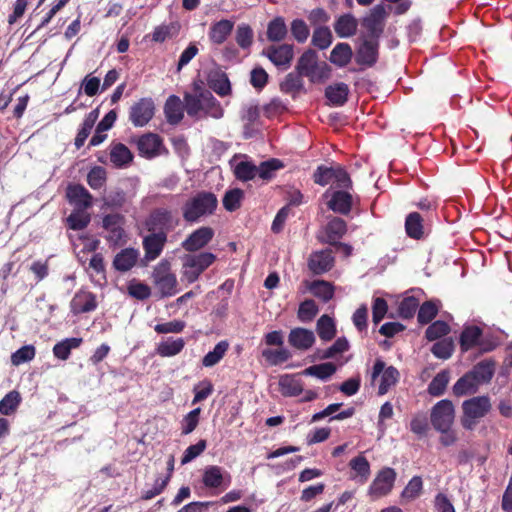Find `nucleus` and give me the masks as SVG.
Here are the masks:
<instances>
[{"instance_id":"obj_1","label":"nucleus","mask_w":512,"mask_h":512,"mask_svg":"<svg viewBox=\"0 0 512 512\" xmlns=\"http://www.w3.org/2000/svg\"><path fill=\"white\" fill-rule=\"evenodd\" d=\"M414 205L419 211L409 213L404 224H440L443 220L449 224H454L457 221V219H449L443 209L438 210L439 204L436 198H421Z\"/></svg>"},{"instance_id":"obj_2","label":"nucleus","mask_w":512,"mask_h":512,"mask_svg":"<svg viewBox=\"0 0 512 512\" xmlns=\"http://www.w3.org/2000/svg\"><path fill=\"white\" fill-rule=\"evenodd\" d=\"M66 198L74 207L73 213L67 218V224H89V216L84 219H79V216L92 206L91 193L81 184H69L66 188Z\"/></svg>"},{"instance_id":"obj_3","label":"nucleus","mask_w":512,"mask_h":512,"mask_svg":"<svg viewBox=\"0 0 512 512\" xmlns=\"http://www.w3.org/2000/svg\"><path fill=\"white\" fill-rule=\"evenodd\" d=\"M296 71L300 76L308 77L311 82H317L328 78L331 69L325 62L318 63V55L315 50L307 49L299 57Z\"/></svg>"},{"instance_id":"obj_4","label":"nucleus","mask_w":512,"mask_h":512,"mask_svg":"<svg viewBox=\"0 0 512 512\" xmlns=\"http://www.w3.org/2000/svg\"><path fill=\"white\" fill-rule=\"evenodd\" d=\"M462 409L461 424L463 428L473 430L491 410V402L487 396H477L464 401Z\"/></svg>"},{"instance_id":"obj_5","label":"nucleus","mask_w":512,"mask_h":512,"mask_svg":"<svg viewBox=\"0 0 512 512\" xmlns=\"http://www.w3.org/2000/svg\"><path fill=\"white\" fill-rule=\"evenodd\" d=\"M153 283L161 297H170L178 292L176 275L171 272L168 260H161L152 272Z\"/></svg>"},{"instance_id":"obj_6","label":"nucleus","mask_w":512,"mask_h":512,"mask_svg":"<svg viewBox=\"0 0 512 512\" xmlns=\"http://www.w3.org/2000/svg\"><path fill=\"white\" fill-rule=\"evenodd\" d=\"M217 203V198L213 193H198L190 202L186 203L184 218L188 222L197 221L201 216L212 214L217 207Z\"/></svg>"},{"instance_id":"obj_7","label":"nucleus","mask_w":512,"mask_h":512,"mask_svg":"<svg viewBox=\"0 0 512 512\" xmlns=\"http://www.w3.org/2000/svg\"><path fill=\"white\" fill-rule=\"evenodd\" d=\"M322 198L329 210L341 215L349 214L352 207L358 202V198H354L348 190H334L333 186L322 195Z\"/></svg>"},{"instance_id":"obj_8","label":"nucleus","mask_w":512,"mask_h":512,"mask_svg":"<svg viewBox=\"0 0 512 512\" xmlns=\"http://www.w3.org/2000/svg\"><path fill=\"white\" fill-rule=\"evenodd\" d=\"M215 259V255L209 252L185 256L183 259V277L189 283H193Z\"/></svg>"},{"instance_id":"obj_9","label":"nucleus","mask_w":512,"mask_h":512,"mask_svg":"<svg viewBox=\"0 0 512 512\" xmlns=\"http://www.w3.org/2000/svg\"><path fill=\"white\" fill-rule=\"evenodd\" d=\"M431 423L437 431L449 430L454 422L455 410L450 400L437 402L431 410Z\"/></svg>"},{"instance_id":"obj_10","label":"nucleus","mask_w":512,"mask_h":512,"mask_svg":"<svg viewBox=\"0 0 512 512\" xmlns=\"http://www.w3.org/2000/svg\"><path fill=\"white\" fill-rule=\"evenodd\" d=\"M378 377H380L378 394L384 395L397 383L399 379V372L393 366L386 367L384 361L377 359L371 373L372 381L374 382Z\"/></svg>"},{"instance_id":"obj_11","label":"nucleus","mask_w":512,"mask_h":512,"mask_svg":"<svg viewBox=\"0 0 512 512\" xmlns=\"http://www.w3.org/2000/svg\"><path fill=\"white\" fill-rule=\"evenodd\" d=\"M155 114V103L152 98L144 97L133 103L129 109V120L135 127L147 125Z\"/></svg>"},{"instance_id":"obj_12","label":"nucleus","mask_w":512,"mask_h":512,"mask_svg":"<svg viewBox=\"0 0 512 512\" xmlns=\"http://www.w3.org/2000/svg\"><path fill=\"white\" fill-rule=\"evenodd\" d=\"M396 480L394 469L386 467L378 472L368 489V494L377 499L387 495L393 488Z\"/></svg>"},{"instance_id":"obj_13","label":"nucleus","mask_w":512,"mask_h":512,"mask_svg":"<svg viewBox=\"0 0 512 512\" xmlns=\"http://www.w3.org/2000/svg\"><path fill=\"white\" fill-rule=\"evenodd\" d=\"M139 154L147 159L167 154L168 150L163 145V139L155 133H146L137 141Z\"/></svg>"},{"instance_id":"obj_14","label":"nucleus","mask_w":512,"mask_h":512,"mask_svg":"<svg viewBox=\"0 0 512 512\" xmlns=\"http://www.w3.org/2000/svg\"><path fill=\"white\" fill-rule=\"evenodd\" d=\"M386 11L383 5H376L370 14L364 18L363 26L367 31L368 40L379 41L384 30V18Z\"/></svg>"},{"instance_id":"obj_15","label":"nucleus","mask_w":512,"mask_h":512,"mask_svg":"<svg viewBox=\"0 0 512 512\" xmlns=\"http://www.w3.org/2000/svg\"><path fill=\"white\" fill-rule=\"evenodd\" d=\"M460 345L464 351L473 347H479L482 351H490L494 348V344L485 342L482 331L477 326H467L464 328L460 337Z\"/></svg>"},{"instance_id":"obj_16","label":"nucleus","mask_w":512,"mask_h":512,"mask_svg":"<svg viewBox=\"0 0 512 512\" xmlns=\"http://www.w3.org/2000/svg\"><path fill=\"white\" fill-rule=\"evenodd\" d=\"M202 482L207 488L221 490L230 485L231 476L222 467L211 465L205 468Z\"/></svg>"},{"instance_id":"obj_17","label":"nucleus","mask_w":512,"mask_h":512,"mask_svg":"<svg viewBox=\"0 0 512 512\" xmlns=\"http://www.w3.org/2000/svg\"><path fill=\"white\" fill-rule=\"evenodd\" d=\"M264 55L277 67L287 69L290 67L294 57V46L292 44H281L269 46L263 52Z\"/></svg>"},{"instance_id":"obj_18","label":"nucleus","mask_w":512,"mask_h":512,"mask_svg":"<svg viewBox=\"0 0 512 512\" xmlns=\"http://www.w3.org/2000/svg\"><path fill=\"white\" fill-rule=\"evenodd\" d=\"M379 41L365 39L356 52V62L359 65L372 67L378 60Z\"/></svg>"},{"instance_id":"obj_19","label":"nucleus","mask_w":512,"mask_h":512,"mask_svg":"<svg viewBox=\"0 0 512 512\" xmlns=\"http://www.w3.org/2000/svg\"><path fill=\"white\" fill-rule=\"evenodd\" d=\"M333 265L334 257L328 249L313 252L308 259V267L316 275L326 273Z\"/></svg>"},{"instance_id":"obj_20","label":"nucleus","mask_w":512,"mask_h":512,"mask_svg":"<svg viewBox=\"0 0 512 512\" xmlns=\"http://www.w3.org/2000/svg\"><path fill=\"white\" fill-rule=\"evenodd\" d=\"M315 340L314 332L302 327L291 329L288 335L289 344L293 348L301 351L310 349L314 345Z\"/></svg>"},{"instance_id":"obj_21","label":"nucleus","mask_w":512,"mask_h":512,"mask_svg":"<svg viewBox=\"0 0 512 512\" xmlns=\"http://www.w3.org/2000/svg\"><path fill=\"white\" fill-rule=\"evenodd\" d=\"M207 84L209 88L220 97L229 96L232 92L228 75L220 69H215L209 72L207 76Z\"/></svg>"},{"instance_id":"obj_22","label":"nucleus","mask_w":512,"mask_h":512,"mask_svg":"<svg viewBox=\"0 0 512 512\" xmlns=\"http://www.w3.org/2000/svg\"><path fill=\"white\" fill-rule=\"evenodd\" d=\"M166 241L167 235L162 231L146 236L143 240L145 258L148 261L155 260L161 254Z\"/></svg>"},{"instance_id":"obj_23","label":"nucleus","mask_w":512,"mask_h":512,"mask_svg":"<svg viewBox=\"0 0 512 512\" xmlns=\"http://www.w3.org/2000/svg\"><path fill=\"white\" fill-rule=\"evenodd\" d=\"M70 306L74 314L93 311L97 307L96 297L91 292L79 291L72 298Z\"/></svg>"},{"instance_id":"obj_24","label":"nucleus","mask_w":512,"mask_h":512,"mask_svg":"<svg viewBox=\"0 0 512 512\" xmlns=\"http://www.w3.org/2000/svg\"><path fill=\"white\" fill-rule=\"evenodd\" d=\"M234 28V22L228 19H222L213 23L208 32L211 43L216 45L223 44L230 36Z\"/></svg>"},{"instance_id":"obj_25","label":"nucleus","mask_w":512,"mask_h":512,"mask_svg":"<svg viewBox=\"0 0 512 512\" xmlns=\"http://www.w3.org/2000/svg\"><path fill=\"white\" fill-rule=\"evenodd\" d=\"M184 105L176 95H170L164 104V114L170 125H178L184 117Z\"/></svg>"},{"instance_id":"obj_26","label":"nucleus","mask_w":512,"mask_h":512,"mask_svg":"<svg viewBox=\"0 0 512 512\" xmlns=\"http://www.w3.org/2000/svg\"><path fill=\"white\" fill-rule=\"evenodd\" d=\"M214 232L207 226H202L192 233L184 242L183 247L187 251H195L204 247L213 237Z\"/></svg>"},{"instance_id":"obj_27","label":"nucleus","mask_w":512,"mask_h":512,"mask_svg":"<svg viewBox=\"0 0 512 512\" xmlns=\"http://www.w3.org/2000/svg\"><path fill=\"white\" fill-rule=\"evenodd\" d=\"M139 251L134 248H125L117 253L113 260V267L119 272L131 270L137 263Z\"/></svg>"},{"instance_id":"obj_28","label":"nucleus","mask_w":512,"mask_h":512,"mask_svg":"<svg viewBox=\"0 0 512 512\" xmlns=\"http://www.w3.org/2000/svg\"><path fill=\"white\" fill-rule=\"evenodd\" d=\"M349 87L344 82H338L325 88V97L333 106H343L348 101Z\"/></svg>"},{"instance_id":"obj_29","label":"nucleus","mask_w":512,"mask_h":512,"mask_svg":"<svg viewBox=\"0 0 512 512\" xmlns=\"http://www.w3.org/2000/svg\"><path fill=\"white\" fill-rule=\"evenodd\" d=\"M357 20L356 18L350 14H343L339 16L334 23V30L338 37L340 38H348L355 35L357 31Z\"/></svg>"},{"instance_id":"obj_30","label":"nucleus","mask_w":512,"mask_h":512,"mask_svg":"<svg viewBox=\"0 0 512 512\" xmlns=\"http://www.w3.org/2000/svg\"><path fill=\"white\" fill-rule=\"evenodd\" d=\"M86 226H69V238L75 246L83 245V249L93 251L98 247L99 241L88 237L85 231Z\"/></svg>"},{"instance_id":"obj_31","label":"nucleus","mask_w":512,"mask_h":512,"mask_svg":"<svg viewBox=\"0 0 512 512\" xmlns=\"http://www.w3.org/2000/svg\"><path fill=\"white\" fill-rule=\"evenodd\" d=\"M298 375H283L279 379V390L285 397H295L303 392V384Z\"/></svg>"},{"instance_id":"obj_32","label":"nucleus","mask_w":512,"mask_h":512,"mask_svg":"<svg viewBox=\"0 0 512 512\" xmlns=\"http://www.w3.org/2000/svg\"><path fill=\"white\" fill-rule=\"evenodd\" d=\"M183 338H166L157 344L156 353L162 357H173L178 355L185 347Z\"/></svg>"},{"instance_id":"obj_33","label":"nucleus","mask_w":512,"mask_h":512,"mask_svg":"<svg viewBox=\"0 0 512 512\" xmlns=\"http://www.w3.org/2000/svg\"><path fill=\"white\" fill-rule=\"evenodd\" d=\"M349 466L353 471V475L351 479L356 480L357 482L363 484L365 483L371 473L370 464L366 457L363 455H359L350 460Z\"/></svg>"},{"instance_id":"obj_34","label":"nucleus","mask_w":512,"mask_h":512,"mask_svg":"<svg viewBox=\"0 0 512 512\" xmlns=\"http://www.w3.org/2000/svg\"><path fill=\"white\" fill-rule=\"evenodd\" d=\"M201 97L203 98V115L202 117L210 116L219 119L223 116L224 110L220 102L208 90H201Z\"/></svg>"},{"instance_id":"obj_35","label":"nucleus","mask_w":512,"mask_h":512,"mask_svg":"<svg viewBox=\"0 0 512 512\" xmlns=\"http://www.w3.org/2000/svg\"><path fill=\"white\" fill-rule=\"evenodd\" d=\"M352 56V48L348 43H338L332 49L329 60L338 67H345L350 63Z\"/></svg>"},{"instance_id":"obj_36","label":"nucleus","mask_w":512,"mask_h":512,"mask_svg":"<svg viewBox=\"0 0 512 512\" xmlns=\"http://www.w3.org/2000/svg\"><path fill=\"white\" fill-rule=\"evenodd\" d=\"M82 343V338L71 337L57 342L53 347V355L60 360H67L70 357L71 350L78 348Z\"/></svg>"},{"instance_id":"obj_37","label":"nucleus","mask_w":512,"mask_h":512,"mask_svg":"<svg viewBox=\"0 0 512 512\" xmlns=\"http://www.w3.org/2000/svg\"><path fill=\"white\" fill-rule=\"evenodd\" d=\"M199 89L198 94L185 93L184 95V108L188 116L199 119L203 113V98L201 97V90Z\"/></svg>"},{"instance_id":"obj_38","label":"nucleus","mask_w":512,"mask_h":512,"mask_svg":"<svg viewBox=\"0 0 512 512\" xmlns=\"http://www.w3.org/2000/svg\"><path fill=\"white\" fill-rule=\"evenodd\" d=\"M267 39L271 42H280L287 36V26L283 17H275L267 26Z\"/></svg>"},{"instance_id":"obj_39","label":"nucleus","mask_w":512,"mask_h":512,"mask_svg":"<svg viewBox=\"0 0 512 512\" xmlns=\"http://www.w3.org/2000/svg\"><path fill=\"white\" fill-rule=\"evenodd\" d=\"M180 25L177 22H171L169 24H162L154 28L151 39L157 43H163L168 39H171L178 35Z\"/></svg>"},{"instance_id":"obj_40","label":"nucleus","mask_w":512,"mask_h":512,"mask_svg":"<svg viewBox=\"0 0 512 512\" xmlns=\"http://www.w3.org/2000/svg\"><path fill=\"white\" fill-rule=\"evenodd\" d=\"M335 372L336 366L331 362H326L317 365H312L304 369L302 372H300V375L313 376L325 381L329 379Z\"/></svg>"},{"instance_id":"obj_41","label":"nucleus","mask_w":512,"mask_h":512,"mask_svg":"<svg viewBox=\"0 0 512 512\" xmlns=\"http://www.w3.org/2000/svg\"><path fill=\"white\" fill-rule=\"evenodd\" d=\"M345 233V226H322L317 238L322 243L336 245Z\"/></svg>"},{"instance_id":"obj_42","label":"nucleus","mask_w":512,"mask_h":512,"mask_svg":"<svg viewBox=\"0 0 512 512\" xmlns=\"http://www.w3.org/2000/svg\"><path fill=\"white\" fill-rule=\"evenodd\" d=\"M110 160L114 166L122 167L133 160V154L126 145L117 143L111 148Z\"/></svg>"},{"instance_id":"obj_43","label":"nucleus","mask_w":512,"mask_h":512,"mask_svg":"<svg viewBox=\"0 0 512 512\" xmlns=\"http://www.w3.org/2000/svg\"><path fill=\"white\" fill-rule=\"evenodd\" d=\"M316 331L321 340H332L336 335L334 319L328 315H322L317 321Z\"/></svg>"},{"instance_id":"obj_44","label":"nucleus","mask_w":512,"mask_h":512,"mask_svg":"<svg viewBox=\"0 0 512 512\" xmlns=\"http://www.w3.org/2000/svg\"><path fill=\"white\" fill-rule=\"evenodd\" d=\"M229 349V343L226 340H222L218 342L212 351H209L202 359V365L204 367L210 368L218 364L226 352Z\"/></svg>"},{"instance_id":"obj_45","label":"nucleus","mask_w":512,"mask_h":512,"mask_svg":"<svg viewBox=\"0 0 512 512\" xmlns=\"http://www.w3.org/2000/svg\"><path fill=\"white\" fill-rule=\"evenodd\" d=\"M333 41V35L329 27L318 26L315 27L312 34L311 44L320 49H327Z\"/></svg>"},{"instance_id":"obj_46","label":"nucleus","mask_w":512,"mask_h":512,"mask_svg":"<svg viewBox=\"0 0 512 512\" xmlns=\"http://www.w3.org/2000/svg\"><path fill=\"white\" fill-rule=\"evenodd\" d=\"M480 384L473 378L471 373L465 374L453 386V392L456 396L473 394L477 391Z\"/></svg>"},{"instance_id":"obj_47","label":"nucleus","mask_w":512,"mask_h":512,"mask_svg":"<svg viewBox=\"0 0 512 512\" xmlns=\"http://www.w3.org/2000/svg\"><path fill=\"white\" fill-rule=\"evenodd\" d=\"M261 355L265 361L272 366L282 364L292 357L291 352L282 346L278 349H263Z\"/></svg>"},{"instance_id":"obj_48","label":"nucleus","mask_w":512,"mask_h":512,"mask_svg":"<svg viewBox=\"0 0 512 512\" xmlns=\"http://www.w3.org/2000/svg\"><path fill=\"white\" fill-rule=\"evenodd\" d=\"M311 293L321 299L323 302H328L334 296V287L331 283L324 280H316L309 286Z\"/></svg>"},{"instance_id":"obj_49","label":"nucleus","mask_w":512,"mask_h":512,"mask_svg":"<svg viewBox=\"0 0 512 512\" xmlns=\"http://www.w3.org/2000/svg\"><path fill=\"white\" fill-rule=\"evenodd\" d=\"M234 176L237 180L246 182L258 175L257 166L250 161H241L234 167Z\"/></svg>"},{"instance_id":"obj_50","label":"nucleus","mask_w":512,"mask_h":512,"mask_svg":"<svg viewBox=\"0 0 512 512\" xmlns=\"http://www.w3.org/2000/svg\"><path fill=\"white\" fill-rule=\"evenodd\" d=\"M235 41L240 48L248 50L254 41V32L250 25L242 23L237 26Z\"/></svg>"},{"instance_id":"obj_51","label":"nucleus","mask_w":512,"mask_h":512,"mask_svg":"<svg viewBox=\"0 0 512 512\" xmlns=\"http://www.w3.org/2000/svg\"><path fill=\"white\" fill-rule=\"evenodd\" d=\"M280 90L286 94H297L303 90L302 76L298 73H288L280 83Z\"/></svg>"},{"instance_id":"obj_52","label":"nucleus","mask_w":512,"mask_h":512,"mask_svg":"<svg viewBox=\"0 0 512 512\" xmlns=\"http://www.w3.org/2000/svg\"><path fill=\"white\" fill-rule=\"evenodd\" d=\"M282 168H284V163L280 159L271 158L257 166L258 176L263 180H270L274 177L275 172Z\"/></svg>"},{"instance_id":"obj_53","label":"nucleus","mask_w":512,"mask_h":512,"mask_svg":"<svg viewBox=\"0 0 512 512\" xmlns=\"http://www.w3.org/2000/svg\"><path fill=\"white\" fill-rule=\"evenodd\" d=\"M471 375H473V378L477 380V382L482 385L488 381L493 376L494 373V366L492 363L488 361H483L478 363L472 371H470Z\"/></svg>"},{"instance_id":"obj_54","label":"nucleus","mask_w":512,"mask_h":512,"mask_svg":"<svg viewBox=\"0 0 512 512\" xmlns=\"http://www.w3.org/2000/svg\"><path fill=\"white\" fill-rule=\"evenodd\" d=\"M333 186L337 188L336 190H351L353 188V182L345 170L341 165H337L334 167V176L332 180Z\"/></svg>"},{"instance_id":"obj_55","label":"nucleus","mask_w":512,"mask_h":512,"mask_svg":"<svg viewBox=\"0 0 512 512\" xmlns=\"http://www.w3.org/2000/svg\"><path fill=\"white\" fill-rule=\"evenodd\" d=\"M21 402L20 394L17 391H10L0 401V413L2 415L12 414Z\"/></svg>"},{"instance_id":"obj_56","label":"nucleus","mask_w":512,"mask_h":512,"mask_svg":"<svg viewBox=\"0 0 512 512\" xmlns=\"http://www.w3.org/2000/svg\"><path fill=\"white\" fill-rule=\"evenodd\" d=\"M449 382V374L446 371L438 373L430 382L428 392L432 396H440L444 393Z\"/></svg>"},{"instance_id":"obj_57","label":"nucleus","mask_w":512,"mask_h":512,"mask_svg":"<svg viewBox=\"0 0 512 512\" xmlns=\"http://www.w3.org/2000/svg\"><path fill=\"white\" fill-rule=\"evenodd\" d=\"M243 196L244 193L239 188L227 191L222 200L224 208L231 212L237 210L241 205Z\"/></svg>"},{"instance_id":"obj_58","label":"nucleus","mask_w":512,"mask_h":512,"mask_svg":"<svg viewBox=\"0 0 512 512\" xmlns=\"http://www.w3.org/2000/svg\"><path fill=\"white\" fill-rule=\"evenodd\" d=\"M106 179V170L101 166L93 167L87 175V183L94 190L103 187L106 183Z\"/></svg>"},{"instance_id":"obj_59","label":"nucleus","mask_w":512,"mask_h":512,"mask_svg":"<svg viewBox=\"0 0 512 512\" xmlns=\"http://www.w3.org/2000/svg\"><path fill=\"white\" fill-rule=\"evenodd\" d=\"M290 31H291L293 38L298 43L306 42L310 35V30L308 28V25L302 19H294L291 22Z\"/></svg>"},{"instance_id":"obj_60","label":"nucleus","mask_w":512,"mask_h":512,"mask_svg":"<svg viewBox=\"0 0 512 512\" xmlns=\"http://www.w3.org/2000/svg\"><path fill=\"white\" fill-rule=\"evenodd\" d=\"M35 354L36 350L33 345H25L12 354L11 362L13 365L19 366L31 361L35 357Z\"/></svg>"},{"instance_id":"obj_61","label":"nucleus","mask_w":512,"mask_h":512,"mask_svg":"<svg viewBox=\"0 0 512 512\" xmlns=\"http://www.w3.org/2000/svg\"><path fill=\"white\" fill-rule=\"evenodd\" d=\"M334 176V167H327L325 165H320L316 168L312 175V179L315 184L320 186H326L332 183Z\"/></svg>"},{"instance_id":"obj_62","label":"nucleus","mask_w":512,"mask_h":512,"mask_svg":"<svg viewBox=\"0 0 512 512\" xmlns=\"http://www.w3.org/2000/svg\"><path fill=\"white\" fill-rule=\"evenodd\" d=\"M318 313V307L313 300H305L298 309V318L302 322H310Z\"/></svg>"},{"instance_id":"obj_63","label":"nucleus","mask_w":512,"mask_h":512,"mask_svg":"<svg viewBox=\"0 0 512 512\" xmlns=\"http://www.w3.org/2000/svg\"><path fill=\"white\" fill-rule=\"evenodd\" d=\"M194 398L192 404L199 403L207 399L213 393V385L209 380H203L194 386Z\"/></svg>"},{"instance_id":"obj_64","label":"nucleus","mask_w":512,"mask_h":512,"mask_svg":"<svg viewBox=\"0 0 512 512\" xmlns=\"http://www.w3.org/2000/svg\"><path fill=\"white\" fill-rule=\"evenodd\" d=\"M423 487V482L421 477L414 476L408 484L405 486L404 490L402 491V497L407 500H413L417 498Z\"/></svg>"}]
</instances>
